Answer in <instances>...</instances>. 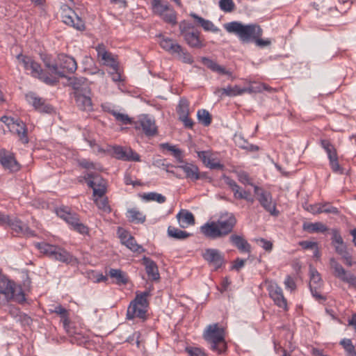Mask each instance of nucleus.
<instances>
[{"label": "nucleus", "mask_w": 356, "mask_h": 356, "mask_svg": "<svg viewBox=\"0 0 356 356\" xmlns=\"http://www.w3.org/2000/svg\"><path fill=\"white\" fill-rule=\"evenodd\" d=\"M224 28L229 33L236 35L243 43L252 42L254 38L261 37V28L254 24H243L239 22H232L224 24Z\"/></svg>", "instance_id": "nucleus-1"}, {"label": "nucleus", "mask_w": 356, "mask_h": 356, "mask_svg": "<svg viewBox=\"0 0 356 356\" xmlns=\"http://www.w3.org/2000/svg\"><path fill=\"white\" fill-rule=\"evenodd\" d=\"M203 337L213 351L221 354L226 350L225 332L223 328L218 326V323L209 325L203 333Z\"/></svg>", "instance_id": "nucleus-2"}, {"label": "nucleus", "mask_w": 356, "mask_h": 356, "mask_svg": "<svg viewBox=\"0 0 356 356\" xmlns=\"http://www.w3.org/2000/svg\"><path fill=\"white\" fill-rule=\"evenodd\" d=\"M0 294L4 296L6 302L14 300L22 304L26 301L25 294L20 286L10 280L0 270Z\"/></svg>", "instance_id": "nucleus-3"}, {"label": "nucleus", "mask_w": 356, "mask_h": 356, "mask_svg": "<svg viewBox=\"0 0 356 356\" xmlns=\"http://www.w3.org/2000/svg\"><path fill=\"white\" fill-rule=\"evenodd\" d=\"M35 246L41 253L51 259L66 264H73L76 261V258L61 247L47 243H37Z\"/></svg>", "instance_id": "nucleus-4"}, {"label": "nucleus", "mask_w": 356, "mask_h": 356, "mask_svg": "<svg viewBox=\"0 0 356 356\" xmlns=\"http://www.w3.org/2000/svg\"><path fill=\"white\" fill-rule=\"evenodd\" d=\"M179 29L181 35L189 47L200 49L205 46L204 40L200 37V32L194 30L193 25L183 21L179 24Z\"/></svg>", "instance_id": "nucleus-5"}, {"label": "nucleus", "mask_w": 356, "mask_h": 356, "mask_svg": "<svg viewBox=\"0 0 356 356\" xmlns=\"http://www.w3.org/2000/svg\"><path fill=\"white\" fill-rule=\"evenodd\" d=\"M56 213L60 218L70 225L74 230L82 234L88 232V227L80 222L78 214L72 212L68 207H60L57 210Z\"/></svg>", "instance_id": "nucleus-6"}, {"label": "nucleus", "mask_w": 356, "mask_h": 356, "mask_svg": "<svg viewBox=\"0 0 356 356\" xmlns=\"http://www.w3.org/2000/svg\"><path fill=\"white\" fill-rule=\"evenodd\" d=\"M254 191L261 207L272 216H277L279 211L276 209V204L273 202L271 194L257 186H254Z\"/></svg>", "instance_id": "nucleus-7"}, {"label": "nucleus", "mask_w": 356, "mask_h": 356, "mask_svg": "<svg viewBox=\"0 0 356 356\" xmlns=\"http://www.w3.org/2000/svg\"><path fill=\"white\" fill-rule=\"evenodd\" d=\"M136 130L142 129L147 137H152L157 134V127L154 119L148 115H142L134 122Z\"/></svg>", "instance_id": "nucleus-8"}, {"label": "nucleus", "mask_w": 356, "mask_h": 356, "mask_svg": "<svg viewBox=\"0 0 356 356\" xmlns=\"http://www.w3.org/2000/svg\"><path fill=\"white\" fill-rule=\"evenodd\" d=\"M332 245L334 246L335 251L342 257L346 264L349 266H351V256L347 251L346 245L339 231L336 229H332Z\"/></svg>", "instance_id": "nucleus-9"}, {"label": "nucleus", "mask_w": 356, "mask_h": 356, "mask_svg": "<svg viewBox=\"0 0 356 356\" xmlns=\"http://www.w3.org/2000/svg\"><path fill=\"white\" fill-rule=\"evenodd\" d=\"M222 236H226L232 232L237 220L232 213H222L216 221Z\"/></svg>", "instance_id": "nucleus-10"}, {"label": "nucleus", "mask_w": 356, "mask_h": 356, "mask_svg": "<svg viewBox=\"0 0 356 356\" xmlns=\"http://www.w3.org/2000/svg\"><path fill=\"white\" fill-rule=\"evenodd\" d=\"M330 265L331 269L333 270V275L336 277L340 279L343 282L348 283L352 286H356V277L353 274L348 273L335 259H330Z\"/></svg>", "instance_id": "nucleus-11"}, {"label": "nucleus", "mask_w": 356, "mask_h": 356, "mask_svg": "<svg viewBox=\"0 0 356 356\" xmlns=\"http://www.w3.org/2000/svg\"><path fill=\"white\" fill-rule=\"evenodd\" d=\"M202 256L209 265L214 266L215 270H218L225 264L224 254L218 249L207 248Z\"/></svg>", "instance_id": "nucleus-12"}, {"label": "nucleus", "mask_w": 356, "mask_h": 356, "mask_svg": "<svg viewBox=\"0 0 356 356\" xmlns=\"http://www.w3.org/2000/svg\"><path fill=\"white\" fill-rule=\"evenodd\" d=\"M26 100L31 104L34 108L44 113H51L54 111V108L46 101L37 96L34 92H29L25 96Z\"/></svg>", "instance_id": "nucleus-13"}, {"label": "nucleus", "mask_w": 356, "mask_h": 356, "mask_svg": "<svg viewBox=\"0 0 356 356\" xmlns=\"http://www.w3.org/2000/svg\"><path fill=\"white\" fill-rule=\"evenodd\" d=\"M0 163L5 170L10 172H17L20 169V165L16 161L14 154L5 149H0Z\"/></svg>", "instance_id": "nucleus-14"}, {"label": "nucleus", "mask_w": 356, "mask_h": 356, "mask_svg": "<svg viewBox=\"0 0 356 356\" xmlns=\"http://www.w3.org/2000/svg\"><path fill=\"white\" fill-rule=\"evenodd\" d=\"M268 291L270 297L277 307L287 310V301L280 286L276 283H270L268 286Z\"/></svg>", "instance_id": "nucleus-15"}, {"label": "nucleus", "mask_w": 356, "mask_h": 356, "mask_svg": "<svg viewBox=\"0 0 356 356\" xmlns=\"http://www.w3.org/2000/svg\"><path fill=\"white\" fill-rule=\"evenodd\" d=\"M63 22L74 29L82 31L85 29V24L83 19L71 8L64 10L62 15Z\"/></svg>", "instance_id": "nucleus-16"}, {"label": "nucleus", "mask_w": 356, "mask_h": 356, "mask_svg": "<svg viewBox=\"0 0 356 356\" xmlns=\"http://www.w3.org/2000/svg\"><path fill=\"white\" fill-rule=\"evenodd\" d=\"M57 63L60 70V72H63L64 77L66 76L67 73L72 74L77 69V63L75 59L70 56L64 54H59L58 56Z\"/></svg>", "instance_id": "nucleus-17"}, {"label": "nucleus", "mask_w": 356, "mask_h": 356, "mask_svg": "<svg viewBox=\"0 0 356 356\" xmlns=\"http://www.w3.org/2000/svg\"><path fill=\"white\" fill-rule=\"evenodd\" d=\"M17 58L22 63L26 70L31 71V74L33 76L38 78V76H40V74H42L43 70L40 65L35 62L31 57L19 54Z\"/></svg>", "instance_id": "nucleus-18"}, {"label": "nucleus", "mask_w": 356, "mask_h": 356, "mask_svg": "<svg viewBox=\"0 0 356 356\" xmlns=\"http://www.w3.org/2000/svg\"><path fill=\"white\" fill-rule=\"evenodd\" d=\"M6 225H8L17 234L22 236L30 237L35 235L34 232L31 230L25 223L16 218H10L9 217V222Z\"/></svg>", "instance_id": "nucleus-19"}, {"label": "nucleus", "mask_w": 356, "mask_h": 356, "mask_svg": "<svg viewBox=\"0 0 356 356\" xmlns=\"http://www.w3.org/2000/svg\"><path fill=\"white\" fill-rule=\"evenodd\" d=\"M96 50L98 58H100L104 61V65L109 66L112 70H115L119 67L118 62L114 56L105 49L104 44H99L96 47Z\"/></svg>", "instance_id": "nucleus-20"}, {"label": "nucleus", "mask_w": 356, "mask_h": 356, "mask_svg": "<svg viewBox=\"0 0 356 356\" xmlns=\"http://www.w3.org/2000/svg\"><path fill=\"white\" fill-rule=\"evenodd\" d=\"M69 85L72 87L74 92L73 95H77V92L91 93L90 88L87 82V79L83 77H68Z\"/></svg>", "instance_id": "nucleus-21"}, {"label": "nucleus", "mask_w": 356, "mask_h": 356, "mask_svg": "<svg viewBox=\"0 0 356 356\" xmlns=\"http://www.w3.org/2000/svg\"><path fill=\"white\" fill-rule=\"evenodd\" d=\"M177 168L181 169L185 173V177L192 181H196L201 178L198 167L193 163L184 161Z\"/></svg>", "instance_id": "nucleus-22"}, {"label": "nucleus", "mask_w": 356, "mask_h": 356, "mask_svg": "<svg viewBox=\"0 0 356 356\" xmlns=\"http://www.w3.org/2000/svg\"><path fill=\"white\" fill-rule=\"evenodd\" d=\"M200 232L207 238L215 239L223 237L216 222H207L200 227Z\"/></svg>", "instance_id": "nucleus-23"}, {"label": "nucleus", "mask_w": 356, "mask_h": 356, "mask_svg": "<svg viewBox=\"0 0 356 356\" xmlns=\"http://www.w3.org/2000/svg\"><path fill=\"white\" fill-rule=\"evenodd\" d=\"M142 261L149 280L159 281L160 280V275L156 264L152 259L146 257H144Z\"/></svg>", "instance_id": "nucleus-24"}, {"label": "nucleus", "mask_w": 356, "mask_h": 356, "mask_svg": "<svg viewBox=\"0 0 356 356\" xmlns=\"http://www.w3.org/2000/svg\"><path fill=\"white\" fill-rule=\"evenodd\" d=\"M90 95L91 93L86 92H77V95H74L76 104L79 109L88 112L93 110Z\"/></svg>", "instance_id": "nucleus-25"}, {"label": "nucleus", "mask_w": 356, "mask_h": 356, "mask_svg": "<svg viewBox=\"0 0 356 356\" xmlns=\"http://www.w3.org/2000/svg\"><path fill=\"white\" fill-rule=\"evenodd\" d=\"M176 217L181 228H187L195 222L193 214L186 209H181Z\"/></svg>", "instance_id": "nucleus-26"}, {"label": "nucleus", "mask_w": 356, "mask_h": 356, "mask_svg": "<svg viewBox=\"0 0 356 356\" xmlns=\"http://www.w3.org/2000/svg\"><path fill=\"white\" fill-rule=\"evenodd\" d=\"M10 128L17 134L22 143H28L27 129L25 124L22 121L18 120H15V122L12 123V126Z\"/></svg>", "instance_id": "nucleus-27"}, {"label": "nucleus", "mask_w": 356, "mask_h": 356, "mask_svg": "<svg viewBox=\"0 0 356 356\" xmlns=\"http://www.w3.org/2000/svg\"><path fill=\"white\" fill-rule=\"evenodd\" d=\"M202 62L213 72H217L220 74L227 75L229 76H232V73L230 71L227 70L223 66L218 65L216 62L209 58L202 57Z\"/></svg>", "instance_id": "nucleus-28"}, {"label": "nucleus", "mask_w": 356, "mask_h": 356, "mask_svg": "<svg viewBox=\"0 0 356 356\" xmlns=\"http://www.w3.org/2000/svg\"><path fill=\"white\" fill-rule=\"evenodd\" d=\"M251 90L248 88H241L238 86H228L227 88L218 89L216 92H220V97L224 95L232 97L236 95H241L246 92H250Z\"/></svg>", "instance_id": "nucleus-29"}, {"label": "nucleus", "mask_w": 356, "mask_h": 356, "mask_svg": "<svg viewBox=\"0 0 356 356\" xmlns=\"http://www.w3.org/2000/svg\"><path fill=\"white\" fill-rule=\"evenodd\" d=\"M97 180L101 181V184H98L96 186V181L94 180H89L88 185L93 190V196L95 197H103L106 193V183L105 181L101 177H97Z\"/></svg>", "instance_id": "nucleus-30"}, {"label": "nucleus", "mask_w": 356, "mask_h": 356, "mask_svg": "<svg viewBox=\"0 0 356 356\" xmlns=\"http://www.w3.org/2000/svg\"><path fill=\"white\" fill-rule=\"evenodd\" d=\"M229 241L241 252H250L251 246L243 236L233 234L229 237Z\"/></svg>", "instance_id": "nucleus-31"}, {"label": "nucleus", "mask_w": 356, "mask_h": 356, "mask_svg": "<svg viewBox=\"0 0 356 356\" xmlns=\"http://www.w3.org/2000/svg\"><path fill=\"white\" fill-rule=\"evenodd\" d=\"M149 296V292L144 291L140 294H136V296L134 300H132L129 305V313L132 312L136 314V305H141L142 307H148V302L147 298Z\"/></svg>", "instance_id": "nucleus-32"}, {"label": "nucleus", "mask_w": 356, "mask_h": 356, "mask_svg": "<svg viewBox=\"0 0 356 356\" xmlns=\"http://www.w3.org/2000/svg\"><path fill=\"white\" fill-rule=\"evenodd\" d=\"M160 45L161 48L172 55H175V52L181 51V45L169 38L163 37L160 41Z\"/></svg>", "instance_id": "nucleus-33"}, {"label": "nucleus", "mask_w": 356, "mask_h": 356, "mask_svg": "<svg viewBox=\"0 0 356 356\" xmlns=\"http://www.w3.org/2000/svg\"><path fill=\"white\" fill-rule=\"evenodd\" d=\"M190 15L196 20V22L207 31H212L213 33H217L220 31V29L215 26L212 22L205 19L202 17H200L195 13H191Z\"/></svg>", "instance_id": "nucleus-34"}, {"label": "nucleus", "mask_w": 356, "mask_h": 356, "mask_svg": "<svg viewBox=\"0 0 356 356\" xmlns=\"http://www.w3.org/2000/svg\"><path fill=\"white\" fill-rule=\"evenodd\" d=\"M151 4L153 13L159 17L170 8L169 3L162 0H152Z\"/></svg>", "instance_id": "nucleus-35"}, {"label": "nucleus", "mask_w": 356, "mask_h": 356, "mask_svg": "<svg viewBox=\"0 0 356 356\" xmlns=\"http://www.w3.org/2000/svg\"><path fill=\"white\" fill-rule=\"evenodd\" d=\"M168 236L170 238H173L177 240H184L191 236V234L182 231L178 228H176L172 226H169L168 227Z\"/></svg>", "instance_id": "nucleus-36"}, {"label": "nucleus", "mask_w": 356, "mask_h": 356, "mask_svg": "<svg viewBox=\"0 0 356 356\" xmlns=\"http://www.w3.org/2000/svg\"><path fill=\"white\" fill-rule=\"evenodd\" d=\"M302 229L309 233L315 232H325L327 231V227L322 222H305L302 225Z\"/></svg>", "instance_id": "nucleus-37"}, {"label": "nucleus", "mask_w": 356, "mask_h": 356, "mask_svg": "<svg viewBox=\"0 0 356 356\" xmlns=\"http://www.w3.org/2000/svg\"><path fill=\"white\" fill-rule=\"evenodd\" d=\"M108 275L111 278L115 279L117 284H126L128 282L125 273L120 269L111 268L108 271Z\"/></svg>", "instance_id": "nucleus-38"}, {"label": "nucleus", "mask_w": 356, "mask_h": 356, "mask_svg": "<svg viewBox=\"0 0 356 356\" xmlns=\"http://www.w3.org/2000/svg\"><path fill=\"white\" fill-rule=\"evenodd\" d=\"M127 216L132 222L143 223L145 221V216L136 209H129Z\"/></svg>", "instance_id": "nucleus-39"}, {"label": "nucleus", "mask_w": 356, "mask_h": 356, "mask_svg": "<svg viewBox=\"0 0 356 356\" xmlns=\"http://www.w3.org/2000/svg\"><path fill=\"white\" fill-rule=\"evenodd\" d=\"M147 313V307H142L141 305H136V314H133L132 312L129 313V306L128 307L127 312V318L128 319H134V318H139L141 319H145Z\"/></svg>", "instance_id": "nucleus-40"}, {"label": "nucleus", "mask_w": 356, "mask_h": 356, "mask_svg": "<svg viewBox=\"0 0 356 356\" xmlns=\"http://www.w3.org/2000/svg\"><path fill=\"white\" fill-rule=\"evenodd\" d=\"M189 102L185 98H181L177 107V113L179 118L189 115Z\"/></svg>", "instance_id": "nucleus-41"}, {"label": "nucleus", "mask_w": 356, "mask_h": 356, "mask_svg": "<svg viewBox=\"0 0 356 356\" xmlns=\"http://www.w3.org/2000/svg\"><path fill=\"white\" fill-rule=\"evenodd\" d=\"M197 117L199 122L205 127L210 125L211 123V115L209 112L205 109L198 110Z\"/></svg>", "instance_id": "nucleus-42"}, {"label": "nucleus", "mask_w": 356, "mask_h": 356, "mask_svg": "<svg viewBox=\"0 0 356 356\" xmlns=\"http://www.w3.org/2000/svg\"><path fill=\"white\" fill-rule=\"evenodd\" d=\"M161 147L164 149H168V151L172 152V154L173 156L179 162V163H184L183 161V155H182V151L177 148L174 145H171L169 143H163L161 145Z\"/></svg>", "instance_id": "nucleus-43"}, {"label": "nucleus", "mask_w": 356, "mask_h": 356, "mask_svg": "<svg viewBox=\"0 0 356 356\" xmlns=\"http://www.w3.org/2000/svg\"><path fill=\"white\" fill-rule=\"evenodd\" d=\"M321 144L322 147L327 152L329 160L337 156L336 149L328 140H321Z\"/></svg>", "instance_id": "nucleus-44"}, {"label": "nucleus", "mask_w": 356, "mask_h": 356, "mask_svg": "<svg viewBox=\"0 0 356 356\" xmlns=\"http://www.w3.org/2000/svg\"><path fill=\"white\" fill-rule=\"evenodd\" d=\"M109 113L113 115L115 120L122 124H131L133 123L131 118L127 114L119 113L115 110L110 111Z\"/></svg>", "instance_id": "nucleus-45"}, {"label": "nucleus", "mask_w": 356, "mask_h": 356, "mask_svg": "<svg viewBox=\"0 0 356 356\" xmlns=\"http://www.w3.org/2000/svg\"><path fill=\"white\" fill-rule=\"evenodd\" d=\"M161 17L165 22L170 24L173 26L177 23V13L172 8H170L169 10L164 13L163 15L161 16Z\"/></svg>", "instance_id": "nucleus-46"}, {"label": "nucleus", "mask_w": 356, "mask_h": 356, "mask_svg": "<svg viewBox=\"0 0 356 356\" xmlns=\"http://www.w3.org/2000/svg\"><path fill=\"white\" fill-rule=\"evenodd\" d=\"M322 284L323 281L318 272L314 268H311L309 286H321Z\"/></svg>", "instance_id": "nucleus-47"}, {"label": "nucleus", "mask_w": 356, "mask_h": 356, "mask_svg": "<svg viewBox=\"0 0 356 356\" xmlns=\"http://www.w3.org/2000/svg\"><path fill=\"white\" fill-rule=\"evenodd\" d=\"M94 200L99 210L105 213H109L111 211V207L108 205L107 197H95Z\"/></svg>", "instance_id": "nucleus-48"}, {"label": "nucleus", "mask_w": 356, "mask_h": 356, "mask_svg": "<svg viewBox=\"0 0 356 356\" xmlns=\"http://www.w3.org/2000/svg\"><path fill=\"white\" fill-rule=\"evenodd\" d=\"M51 313H56L58 314L63 319L64 325L68 323V311L64 308L62 305H58L54 307V309H50Z\"/></svg>", "instance_id": "nucleus-49"}, {"label": "nucleus", "mask_w": 356, "mask_h": 356, "mask_svg": "<svg viewBox=\"0 0 356 356\" xmlns=\"http://www.w3.org/2000/svg\"><path fill=\"white\" fill-rule=\"evenodd\" d=\"M340 344L346 350L348 356H356L355 346L350 339H343L340 341Z\"/></svg>", "instance_id": "nucleus-50"}, {"label": "nucleus", "mask_w": 356, "mask_h": 356, "mask_svg": "<svg viewBox=\"0 0 356 356\" xmlns=\"http://www.w3.org/2000/svg\"><path fill=\"white\" fill-rule=\"evenodd\" d=\"M179 60L184 63L192 64L193 63V56L181 46V51L175 52Z\"/></svg>", "instance_id": "nucleus-51"}, {"label": "nucleus", "mask_w": 356, "mask_h": 356, "mask_svg": "<svg viewBox=\"0 0 356 356\" xmlns=\"http://www.w3.org/2000/svg\"><path fill=\"white\" fill-rule=\"evenodd\" d=\"M143 197L147 201H156L161 204L165 202L166 200L165 196L155 192L145 193Z\"/></svg>", "instance_id": "nucleus-52"}, {"label": "nucleus", "mask_w": 356, "mask_h": 356, "mask_svg": "<svg viewBox=\"0 0 356 356\" xmlns=\"http://www.w3.org/2000/svg\"><path fill=\"white\" fill-rule=\"evenodd\" d=\"M219 7L225 13H231L235 9V4L233 0H220Z\"/></svg>", "instance_id": "nucleus-53"}, {"label": "nucleus", "mask_w": 356, "mask_h": 356, "mask_svg": "<svg viewBox=\"0 0 356 356\" xmlns=\"http://www.w3.org/2000/svg\"><path fill=\"white\" fill-rule=\"evenodd\" d=\"M44 65H45L46 67H47L52 74H56V75L58 76L59 77H64L63 72H60V70H59V67H58V65L57 63L52 64L49 61L44 60Z\"/></svg>", "instance_id": "nucleus-54"}, {"label": "nucleus", "mask_w": 356, "mask_h": 356, "mask_svg": "<svg viewBox=\"0 0 356 356\" xmlns=\"http://www.w3.org/2000/svg\"><path fill=\"white\" fill-rule=\"evenodd\" d=\"M44 65H45L46 67H47L52 74H56V75L58 76L59 77H64L63 72H60V70H59V67H58V65L57 63L52 64L49 61L44 60Z\"/></svg>", "instance_id": "nucleus-55"}, {"label": "nucleus", "mask_w": 356, "mask_h": 356, "mask_svg": "<svg viewBox=\"0 0 356 356\" xmlns=\"http://www.w3.org/2000/svg\"><path fill=\"white\" fill-rule=\"evenodd\" d=\"M321 213L338 214L339 210L337 207H332L330 203H321Z\"/></svg>", "instance_id": "nucleus-56"}, {"label": "nucleus", "mask_w": 356, "mask_h": 356, "mask_svg": "<svg viewBox=\"0 0 356 356\" xmlns=\"http://www.w3.org/2000/svg\"><path fill=\"white\" fill-rule=\"evenodd\" d=\"M124 161H140V157L138 154L136 152L133 151L131 149H126V155H125Z\"/></svg>", "instance_id": "nucleus-57"}, {"label": "nucleus", "mask_w": 356, "mask_h": 356, "mask_svg": "<svg viewBox=\"0 0 356 356\" xmlns=\"http://www.w3.org/2000/svg\"><path fill=\"white\" fill-rule=\"evenodd\" d=\"M125 245L133 252H138L139 251V249L142 248L141 246L136 243V241L133 236L129 238V241H127Z\"/></svg>", "instance_id": "nucleus-58"}, {"label": "nucleus", "mask_w": 356, "mask_h": 356, "mask_svg": "<svg viewBox=\"0 0 356 356\" xmlns=\"http://www.w3.org/2000/svg\"><path fill=\"white\" fill-rule=\"evenodd\" d=\"M330 164L333 172L342 174V168L338 162V156L330 159Z\"/></svg>", "instance_id": "nucleus-59"}, {"label": "nucleus", "mask_w": 356, "mask_h": 356, "mask_svg": "<svg viewBox=\"0 0 356 356\" xmlns=\"http://www.w3.org/2000/svg\"><path fill=\"white\" fill-rule=\"evenodd\" d=\"M185 350L189 356H205L204 353L199 348L186 347Z\"/></svg>", "instance_id": "nucleus-60"}, {"label": "nucleus", "mask_w": 356, "mask_h": 356, "mask_svg": "<svg viewBox=\"0 0 356 356\" xmlns=\"http://www.w3.org/2000/svg\"><path fill=\"white\" fill-rule=\"evenodd\" d=\"M38 78L42 80L45 83L50 86H55L58 82V81L56 79L51 78L47 76L43 72L42 74H40V76H38Z\"/></svg>", "instance_id": "nucleus-61"}, {"label": "nucleus", "mask_w": 356, "mask_h": 356, "mask_svg": "<svg viewBox=\"0 0 356 356\" xmlns=\"http://www.w3.org/2000/svg\"><path fill=\"white\" fill-rule=\"evenodd\" d=\"M113 153L115 154V156L121 160L124 161L125 155H126V149H124L122 147L118 146L114 147L113 149Z\"/></svg>", "instance_id": "nucleus-62"}, {"label": "nucleus", "mask_w": 356, "mask_h": 356, "mask_svg": "<svg viewBox=\"0 0 356 356\" xmlns=\"http://www.w3.org/2000/svg\"><path fill=\"white\" fill-rule=\"evenodd\" d=\"M257 243L266 251H270L273 248V243L264 238L257 239Z\"/></svg>", "instance_id": "nucleus-63"}, {"label": "nucleus", "mask_w": 356, "mask_h": 356, "mask_svg": "<svg viewBox=\"0 0 356 356\" xmlns=\"http://www.w3.org/2000/svg\"><path fill=\"white\" fill-rule=\"evenodd\" d=\"M197 156L205 165L209 163V161L211 159L210 152L207 151L198 152Z\"/></svg>", "instance_id": "nucleus-64"}]
</instances>
